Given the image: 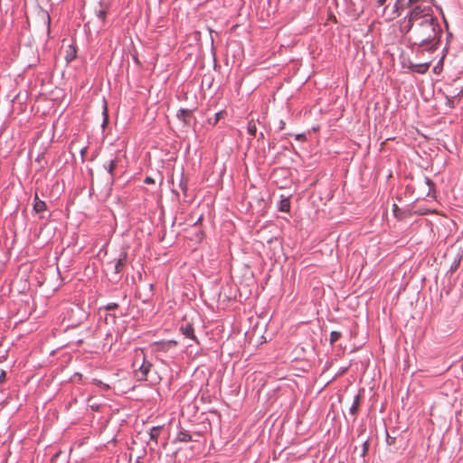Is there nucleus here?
Segmentation results:
<instances>
[{
    "mask_svg": "<svg viewBox=\"0 0 463 463\" xmlns=\"http://www.w3.org/2000/svg\"><path fill=\"white\" fill-rule=\"evenodd\" d=\"M410 13L401 21L400 30L408 40L433 52L440 43L442 29L433 14V0H409Z\"/></svg>",
    "mask_w": 463,
    "mask_h": 463,
    "instance_id": "1",
    "label": "nucleus"
},
{
    "mask_svg": "<svg viewBox=\"0 0 463 463\" xmlns=\"http://www.w3.org/2000/svg\"><path fill=\"white\" fill-rule=\"evenodd\" d=\"M177 345V342L174 340L155 342L151 345V348L156 353H166Z\"/></svg>",
    "mask_w": 463,
    "mask_h": 463,
    "instance_id": "2",
    "label": "nucleus"
},
{
    "mask_svg": "<svg viewBox=\"0 0 463 463\" xmlns=\"http://www.w3.org/2000/svg\"><path fill=\"white\" fill-rule=\"evenodd\" d=\"M152 368V364L146 360L140 364V368L135 369V377L137 381H146Z\"/></svg>",
    "mask_w": 463,
    "mask_h": 463,
    "instance_id": "3",
    "label": "nucleus"
},
{
    "mask_svg": "<svg viewBox=\"0 0 463 463\" xmlns=\"http://www.w3.org/2000/svg\"><path fill=\"white\" fill-rule=\"evenodd\" d=\"M127 258L128 253L126 251H122L117 259L109 263V265H113L115 273H120L124 269Z\"/></svg>",
    "mask_w": 463,
    "mask_h": 463,
    "instance_id": "4",
    "label": "nucleus"
},
{
    "mask_svg": "<svg viewBox=\"0 0 463 463\" xmlns=\"http://www.w3.org/2000/svg\"><path fill=\"white\" fill-rule=\"evenodd\" d=\"M145 360H146V355H145L143 349H136L135 355H134V361L132 364L134 370L137 368H140V364L143 363Z\"/></svg>",
    "mask_w": 463,
    "mask_h": 463,
    "instance_id": "5",
    "label": "nucleus"
},
{
    "mask_svg": "<svg viewBox=\"0 0 463 463\" xmlns=\"http://www.w3.org/2000/svg\"><path fill=\"white\" fill-rule=\"evenodd\" d=\"M402 0H396L394 5L392 6V14H387L388 20H393L394 18L398 17L401 14L400 9L402 7Z\"/></svg>",
    "mask_w": 463,
    "mask_h": 463,
    "instance_id": "6",
    "label": "nucleus"
},
{
    "mask_svg": "<svg viewBox=\"0 0 463 463\" xmlns=\"http://www.w3.org/2000/svg\"><path fill=\"white\" fill-rule=\"evenodd\" d=\"M181 332L184 335L193 340H196V337L194 333V328L190 324H186L185 326H182L180 328Z\"/></svg>",
    "mask_w": 463,
    "mask_h": 463,
    "instance_id": "7",
    "label": "nucleus"
},
{
    "mask_svg": "<svg viewBox=\"0 0 463 463\" xmlns=\"http://www.w3.org/2000/svg\"><path fill=\"white\" fill-rule=\"evenodd\" d=\"M177 116L179 118H181L184 122V124L189 125L190 119L192 118V111L182 109L179 111Z\"/></svg>",
    "mask_w": 463,
    "mask_h": 463,
    "instance_id": "8",
    "label": "nucleus"
},
{
    "mask_svg": "<svg viewBox=\"0 0 463 463\" xmlns=\"http://www.w3.org/2000/svg\"><path fill=\"white\" fill-rule=\"evenodd\" d=\"M66 52L65 59L67 61H71L76 58V49L72 45H69Z\"/></svg>",
    "mask_w": 463,
    "mask_h": 463,
    "instance_id": "9",
    "label": "nucleus"
},
{
    "mask_svg": "<svg viewBox=\"0 0 463 463\" xmlns=\"http://www.w3.org/2000/svg\"><path fill=\"white\" fill-rule=\"evenodd\" d=\"M46 210V203L43 201L41 202H35L33 203V211L36 213H42Z\"/></svg>",
    "mask_w": 463,
    "mask_h": 463,
    "instance_id": "10",
    "label": "nucleus"
},
{
    "mask_svg": "<svg viewBox=\"0 0 463 463\" xmlns=\"http://www.w3.org/2000/svg\"><path fill=\"white\" fill-rule=\"evenodd\" d=\"M160 430H161V427H159V426L153 427L150 430V432H149L150 439L154 440L155 443H157V439L159 436Z\"/></svg>",
    "mask_w": 463,
    "mask_h": 463,
    "instance_id": "11",
    "label": "nucleus"
},
{
    "mask_svg": "<svg viewBox=\"0 0 463 463\" xmlns=\"http://www.w3.org/2000/svg\"><path fill=\"white\" fill-rule=\"evenodd\" d=\"M290 209V202L288 199H282L279 203V211L280 212H288Z\"/></svg>",
    "mask_w": 463,
    "mask_h": 463,
    "instance_id": "12",
    "label": "nucleus"
},
{
    "mask_svg": "<svg viewBox=\"0 0 463 463\" xmlns=\"http://www.w3.org/2000/svg\"><path fill=\"white\" fill-rule=\"evenodd\" d=\"M247 130L250 136H252V137L256 136L257 127H256L255 121L253 119L249 121Z\"/></svg>",
    "mask_w": 463,
    "mask_h": 463,
    "instance_id": "13",
    "label": "nucleus"
},
{
    "mask_svg": "<svg viewBox=\"0 0 463 463\" xmlns=\"http://www.w3.org/2000/svg\"><path fill=\"white\" fill-rule=\"evenodd\" d=\"M359 402H360V397L358 395H356L354 400L353 405L350 408V412L352 415L356 414V412L358 411V407H359Z\"/></svg>",
    "mask_w": 463,
    "mask_h": 463,
    "instance_id": "14",
    "label": "nucleus"
},
{
    "mask_svg": "<svg viewBox=\"0 0 463 463\" xmlns=\"http://www.w3.org/2000/svg\"><path fill=\"white\" fill-rule=\"evenodd\" d=\"M177 439L182 442H188L192 439V437L190 434L181 431L178 433Z\"/></svg>",
    "mask_w": 463,
    "mask_h": 463,
    "instance_id": "15",
    "label": "nucleus"
},
{
    "mask_svg": "<svg viewBox=\"0 0 463 463\" xmlns=\"http://www.w3.org/2000/svg\"><path fill=\"white\" fill-rule=\"evenodd\" d=\"M117 166V160H110L109 164L106 165V169L110 174L111 176L114 175V171Z\"/></svg>",
    "mask_w": 463,
    "mask_h": 463,
    "instance_id": "16",
    "label": "nucleus"
},
{
    "mask_svg": "<svg viewBox=\"0 0 463 463\" xmlns=\"http://www.w3.org/2000/svg\"><path fill=\"white\" fill-rule=\"evenodd\" d=\"M96 15L101 21V23L104 24L107 15V10L105 8H100L99 10L96 11Z\"/></svg>",
    "mask_w": 463,
    "mask_h": 463,
    "instance_id": "17",
    "label": "nucleus"
},
{
    "mask_svg": "<svg viewBox=\"0 0 463 463\" xmlns=\"http://www.w3.org/2000/svg\"><path fill=\"white\" fill-rule=\"evenodd\" d=\"M424 183L428 186V191L426 192V194H427V195H430L431 190L434 187V184H433V182L429 177H425L424 178Z\"/></svg>",
    "mask_w": 463,
    "mask_h": 463,
    "instance_id": "18",
    "label": "nucleus"
},
{
    "mask_svg": "<svg viewBox=\"0 0 463 463\" xmlns=\"http://www.w3.org/2000/svg\"><path fill=\"white\" fill-rule=\"evenodd\" d=\"M341 336V333L333 331L330 335V344L334 345Z\"/></svg>",
    "mask_w": 463,
    "mask_h": 463,
    "instance_id": "19",
    "label": "nucleus"
},
{
    "mask_svg": "<svg viewBox=\"0 0 463 463\" xmlns=\"http://www.w3.org/2000/svg\"><path fill=\"white\" fill-rule=\"evenodd\" d=\"M6 378V373L5 370H0V384L5 383Z\"/></svg>",
    "mask_w": 463,
    "mask_h": 463,
    "instance_id": "20",
    "label": "nucleus"
},
{
    "mask_svg": "<svg viewBox=\"0 0 463 463\" xmlns=\"http://www.w3.org/2000/svg\"><path fill=\"white\" fill-rule=\"evenodd\" d=\"M429 65L428 64H425V65H420V68H419V70L417 71L418 72H424L427 71Z\"/></svg>",
    "mask_w": 463,
    "mask_h": 463,
    "instance_id": "21",
    "label": "nucleus"
},
{
    "mask_svg": "<svg viewBox=\"0 0 463 463\" xmlns=\"http://www.w3.org/2000/svg\"><path fill=\"white\" fill-rule=\"evenodd\" d=\"M145 183L147 184H155V180L152 177L147 176L145 179Z\"/></svg>",
    "mask_w": 463,
    "mask_h": 463,
    "instance_id": "22",
    "label": "nucleus"
},
{
    "mask_svg": "<svg viewBox=\"0 0 463 463\" xmlns=\"http://www.w3.org/2000/svg\"><path fill=\"white\" fill-rule=\"evenodd\" d=\"M222 114V111L215 114L214 124H216L218 122V120L221 118Z\"/></svg>",
    "mask_w": 463,
    "mask_h": 463,
    "instance_id": "23",
    "label": "nucleus"
},
{
    "mask_svg": "<svg viewBox=\"0 0 463 463\" xmlns=\"http://www.w3.org/2000/svg\"><path fill=\"white\" fill-rule=\"evenodd\" d=\"M118 307V305L116 303H113V304H109L108 307H107V309L109 310H111V309H114Z\"/></svg>",
    "mask_w": 463,
    "mask_h": 463,
    "instance_id": "24",
    "label": "nucleus"
},
{
    "mask_svg": "<svg viewBox=\"0 0 463 463\" xmlns=\"http://www.w3.org/2000/svg\"><path fill=\"white\" fill-rule=\"evenodd\" d=\"M367 450H368V447H367V443L365 442V443L364 444L363 456H364V455H365V453L367 452Z\"/></svg>",
    "mask_w": 463,
    "mask_h": 463,
    "instance_id": "25",
    "label": "nucleus"
},
{
    "mask_svg": "<svg viewBox=\"0 0 463 463\" xmlns=\"http://www.w3.org/2000/svg\"><path fill=\"white\" fill-rule=\"evenodd\" d=\"M386 3V0H377L378 6H383Z\"/></svg>",
    "mask_w": 463,
    "mask_h": 463,
    "instance_id": "26",
    "label": "nucleus"
},
{
    "mask_svg": "<svg viewBox=\"0 0 463 463\" xmlns=\"http://www.w3.org/2000/svg\"><path fill=\"white\" fill-rule=\"evenodd\" d=\"M296 138L298 140H303L305 138V136L303 134L297 135Z\"/></svg>",
    "mask_w": 463,
    "mask_h": 463,
    "instance_id": "27",
    "label": "nucleus"
},
{
    "mask_svg": "<svg viewBox=\"0 0 463 463\" xmlns=\"http://www.w3.org/2000/svg\"><path fill=\"white\" fill-rule=\"evenodd\" d=\"M41 201H42V200H40V198H39V196H38V194H37V193H36V194H34V203H35V202H41Z\"/></svg>",
    "mask_w": 463,
    "mask_h": 463,
    "instance_id": "28",
    "label": "nucleus"
},
{
    "mask_svg": "<svg viewBox=\"0 0 463 463\" xmlns=\"http://www.w3.org/2000/svg\"><path fill=\"white\" fill-rule=\"evenodd\" d=\"M339 463H345V462H339Z\"/></svg>",
    "mask_w": 463,
    "mask_h": 463,
    "instance_id": "29",
    "label": "nucleus"
}]
</instances>
